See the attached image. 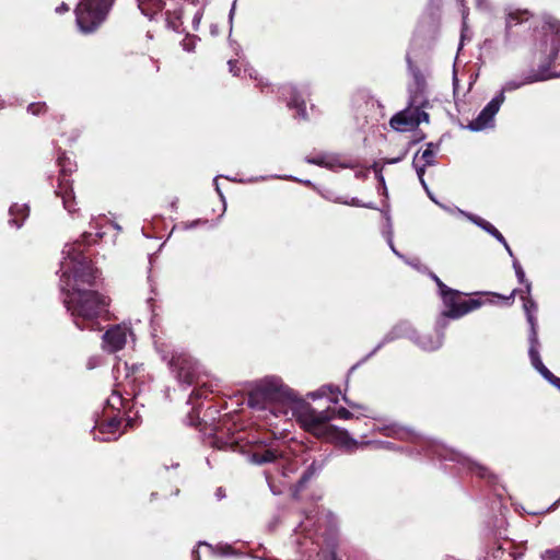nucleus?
Here are the masks:
<instances>
[{"instance_id": "38", "label": "nucleus", "mask_w": 560, "mask_h": 560, "mask_svg": "<svg viewBox=\"0 0 560 560\" xmlns=\"http://www.w3.org/2000/svg\"><path fill=\"white\" fill-rule=\"evenodd\" d=\"M555 381H556L557 384H560V378L556 377Z\"/></svg>"}, {"instance_id": "28", "label": "nucleus", "mask_w": 560, "mask_h": 560, "mask_svg": "<svg viewBox=\"0 0 560 560\" xmlns=\"http://www.w3.org/2000/svg\"><path fill=\"white\" fill-rule=\"evenodd\" d=\"M343 400L351 407V408H359V409H363V410H366V408L362 407V406H359L357 404H353L351 402L346 396L343 397Z\"/></svg>"}, {"instance_id": "29", "label": "nucleus", "mask_w": 560, "mask_h": 560, "mask_svg": "<svg viewBox=\"0 0 560 560\" xmlns=\"http://www.w3.org/2000/svg\"><path fill=\"white\" fill-rule=\"evenodd\" d=\"M68 10H69V8L65 3H62L59 8H57V12L68 11Z\"/></svg>"}, {"instance_id": "31", "label": "nucleus", "mask_w": 560, "mask_h": 560, "mask_svg": "<svg viewBox=\"0 0 560 560\" xmlns=\"http://www.w3.org/2000/svg\"><path fill=\"white\" fill-rule=\"evenodd\" d=\"M478 470H479L480 476H481V477H483V476H485L486 468L478 467Z\"/></svg>"}, {"instance_id": "1", "label": "nucleus", "mask_w": 560, "mask_h": 560, "mask_svg": "<svg viewBox=\"0 0 560 560\" xmlns=\"http://www.w3.org/2000/svg\"><path fill=\"white\" fill-rule=\"evenodd\" d=\"M60 264L65 303L80 329H94L95 319L108 313L109 300L95 291L86 290L95 279V271L82 255L80 245L67 244Z\"/></svg>"}, {"instance_id": "18", "label": "nucleus", "mask_w": 560, "mask_h": 560, "mask_svg": "<svg viewBox=\"0 0 560 560\" xmlns=\"http://www.w3.org/2000/svg\"><path fill=\"white\" fill-rule=\"evenodd\" d=\"M10 214L12 217L20 214L23 219L28 215V208L25 205H14L10 208Z\"/></svg>"}, {"instance_id": "23", "label": "nucleus", "mask_w": 560, "mask_h": 560, "mask_svg": "<svg viewBox=\"0 0 560 560\" xmlns=\"http://www.w3.org/2000/svg\"><path fill=\"white\" fill-rule=\"evenodd\" d=\"M46 108V105L44 103H33L28 106V112H31L34 115L39 114Z\"/></svg>"}, {"instance_id": "27", "label": "nucleus", "mask_w": 560, "mask_h": 560, "mask_svg": "<svg viewBox=\"0 0 560 560\" xmlns=\"http://www.w3.org/2000/svg\"><path fill=\"white\" fill-rule=\"evenodd\" d=\"M514 268H515V272H516L518 280L521 282H524L525 273H524L522 267L520 265H517L516 262H514Z\"/></svg>"}, {"instance_id": "3", "label": "nucleus", "mask_w": 560, "mask_h": 560, "mask_svg": "<svg viewBox=\"0 0 560 560\" xmlns=\"http://www.w3.org/2000/svg\"><path fill=\"white\" fill-rule=\"evenodd\" d=\"M108 5L104 0H83L77 8V23L84 33L94 31L105 19Z\"/></svg>"}, {"instance_id": "26", "label": "nucleus", "mask_w": 560, "mask_h": 560, "mask_svg": "<svg viewBox=\"0 0 560 560\" xmlns=\"http://www.w3.org/2000/svg\"><path fill=\"white\" fill-rule=\"evenodd\" d=\"M553 63L558 67H560V47L556 50L553 55ZM560 70L558 72L552 73L551 75H559Z\"/></svg>"}, {"instance_id": "12", "label": "nucleus", "mask_w": 560, "mask_h": 560, "mask_svg": "<svg viewBox=\"0 0 560 560\" xmlns=\"http://www.w3.org/2000/svg\"><path fill=\"white\" fill-rule=\"evenodd\" d=\"M418 343L428 351L435 350L442 345V336L438 332L433 335H423L419 338Z\"/></svg>"}, {"instance_id": "30", "label": "nucleus", "mask_w": 560, "mask_h": 560, "mask_svg": "<svg viewBox=\"0 0 560 560\" xmlns=\"http://www.w3.org/2000/svg\"><path fill=\"white\" fill-rule=\"evenodd\" d=\"M11 224H14L16 228L21 226V223H19L14 218L10 220Z\"/></svg>"}, {"instance_id": "9", "label": "nucleus", "mask_w": 560, "mask_h": 560, "mask_svg": "<svg viewBox=\"0 0 560 560\" xmlns=\"http://www.w3.org/2000/svg\"><path fill=\"white\" fill-rule=\"evenodd\" d=\"M122 421L117 418H112L108 421L100 424L95 438L102 441H112L118 439L121 431Z\"/></svg>"}, {"instance_id": "35", "label": "nucleus", "mask_w": 560, "mask_h": 560, "mask_svg": "<svg viewBox=\"0 0 560 560\" xmlns=\"http://www.w3.org/2000/svg\"><path fill=\"white\" fill-rule=\"evenodd\" d=\"M478 1V5L481 7L483 3H486V0H477Z\"/></svg>"}, {"instance_id": "8", "label": "nucleus", "mask_w": 560, "mask_h": 560, "mask_svg": "<svg viewBox=\"0 0 560 560\" xmlns=\"http://www.w3.org/2000/svg\"><path fill=\"white\" fill-rule=\"evenodd\" d=\"M434 155L435 151L433 149V144H428L427 149L419 155V153L416 154L413 158V166L416 167L417 175L423 186V188L428 191L427 184L424 182V171L425 167L429 165H432L434 163Z\"/></svg>"}, {"instance_id": "14", "label": "nucleus", "mask_w": 560, "mask_h": 560, "mask_svg": "<svg viewBox=\"0 0 560 560\" xmlns=\"http://www.w3.org/2000/svg\"><path fill=\"white\" fill-rule=\"evenodd\" d=\"M278 456L279 454L275 450H265L261 453H254L252 455V460L256 464H265L273 462Z\"/></svg>"}, {"instance_id": "32", "label": "nucleus", "mask_w": 560, "mask_h": 560, "mask_svg": "<svg viewBox=\"0 0 560 560\" xmlns=\"http://www.w3.org/2000/svg\"><path fill=\"white\" fill-rule=\"evenodd\" d=\"M229 66H230V71L233 72L234 69H233V62L232 61H229Z\"/></svg>"}, {"instance_id": "17", "label": "nucleus", "mask_w": 560, "mask_h": 560, "mask_svg": "<svg viewBox=\"0 0 560 560\" xmlns=\"http://www.w3.org/2000/svg\"><path fill=\"white\" fill-rule=\"evenodd\" d=\"M524 310L527 315V320L532 325V328L534 329L535 320L533 316V312L536 311V304L532 300H527L524 302Z\"/></svg>"}, {"instance_id": "33", "label": "nucleus", "mask_w": 560, "mask_h": 560, "mask_svg": "<svg viewBox=\"0 0 560 560\" xmlns=\"http://www.w3.org/2000/svg\"><path fill=\"white\" fill-rule=\"evenodd\" d=\"M325 395H326L325 387H323V388L320 389V394H319V396H325Z\"/></svg>"}, {"instance_id": "39", "label": "nucleus", "mask_w": 560, "mask_h": 560, "mask_svg": "<svg viewBox=\"0 0 560 560\" xmlns=\"http://www.w3.org/2000/svg\"><path fill=\"white\" fill-rule=\"evenodd\" d=\"M529 290H530V285L527 284V293H529Z\"/></svg>"}, {"instance_id": "34", "label": "nucleus", "mask_w": 560, "mask_h": 560, "mask_svg": "<svg viewBox=\"0 0 560 560\" xmlns=\"http://www.w3.org/2000/svg\"><path fill=\"white\" fill-rule=\"evenodd\" d=\"M330 400H331L332 402H337V401H338L337 395L332 396Z\"/></svg>"}, {"instance_id": "4", "label": "nucleus", "mask_w": 560, "mask_h": 560, "mask_svg": "<svg viewBox=\"0 0 560 560\" xmlns=\"http://www.w3.org/2000/svg\"><path fill=\"white\" fill-rule=\"evenodd\" d=\"M429 115L418 107H408L390 118V127L405 132L417 128L422 121H428Z\"/></svg>"}, {"instance_id": "21", "label": "nucleus", "mask_w": 560, "mask_h": 560, "mask_svg": "<svg viewBox=\"0 0 560 560\" xmlns=\"http://www.w3.org/2000/svg\"><path fill=\"white\" fill-rule=\"evenodd\" d=\"M331 411H332V417L336 415L337 417H339L341 419H346V420L352 418V416H353L352 412H350L348 409L342 408V407L336 411H334V410H331Z\"/></svg>"}, {"instance_id": "20", "label": "nucleus", "mask_w": 560, "mask_h": 560, "mask_svg": "<svg viewBox=\"0 0 560 560\" xmlns=\"http://www.w3.org/2000/svg\"><path fill=\"white\" fill-rule=\"evenodd\" d=\"M289 106L296 107L299 115H301L302 117H305V106H304L303 102L300 103L296 98H292L289 102Z\"/></svg>"}, {"instance_id": "24", "label": "nucleus", "mask_w": 560, "mask_h": 560, "mask_svg": "<svg viewBox=\"0 0 560 560\" xmlns=\"http://www.w3.org/2000/svg\"><path fill=\"white\" fill-rule=\"evenodd\" d=\"M542 558L545 560H555V559H558L560 558V550L559 549H551V550H547Z\"/></svg>"}, {"instance_id": "15", "label": "nucleus", "mask_w": 560, "mask_h": 560, "mask_svg": "<svg viewBox=\"0 0 560 560\" xmlns=\"http://www.w3.org/2000/svg\"><path fill=\"white\" fill-rule=\"evenodd\" d=\"M528 19V12L527 11H514L510 12L508 14L506 19V25L508 27H512L516 24H518L522 21H525Z\"/></svg>"}, {"instance_id": "6", "label": "nucleus", "mask_w": 560, "mask_h": 560, "mask_svg": "<svg viewBox=\"0 0 560 560\" xmlns=\"http://www.w3.org/2000/svg\"><path fill=\"white\" fill-rule=\"evenodd\" d=\"M130 335L131 332L127 326H113L103 336V349L108 352H117L121 350Z\"/></svg>"}, {"instance_id": "11", "label": "nucleus", "mask_w": 560, "mask_h": 560, "mask_svg": "<svg viewBox=\"0 0 560 560\" xmlns=\"http://www.w3.org/2000/svg\"><path fill=\"white\" fill-rule=\"evenodd\" d=\"M471 220L478 226H480L482 230H485L486 232H488L489 234L494 236L500 243H502L503 246L505 247L506 252L512 256V250H511L509 244L506 243L505 238L491 223H489L488 221H486L481 218H472Z\"/></svg>"}, {"instance_id": "16", "label": "nucleus", "mask_w": 560, "mask_h": 560, "mask_svg": "<svg viewBox=\"0 0 560 560\" xmlns=\"http://www.w3.org/2000/svg\"><path fill=\"white\" fill-rule=\"evenodd\" d=\"M173 364L175 366H178L179 371H178V378L185 383H192L194 381V372L190 371V369L185 372V368L183 365H180L182 363L179 362V359H177L176 361H173Z\"/></svg>"}, {"instance_id": "5", "label": "nucleus", "mask_w": 560, "mask_h": 560, "mask_svg": "<svg viewBox=\"0 0 560 560\" xmlns=\"http://www.w3.org/2000/svg\"><path fill=\"white\" fill-rule=\"evenodd\" d=\"M442 299L446 307L443 315L450 318H459L480 305L478 301L462 299L459 292L455 290L444 294Z\"/></svg>"}, {"instance_id": "37", "label": "nucleus", "mask_w": 560, "mask_h": 560, "mask_svg": "<svg viewBox=\"0 0 560 560\" xmlns=\"http://www.w3.org/2000/svg\"><path fill=\"white\" fill-rule=\"evenodd\" d=\"M428 194H429V196H430L431 200L435 201L434 197H432V196H431V194H430L429 191H428Z\"/></svg>"}, {"instance_id": "19", "label": "nucleus", "mask_w": 560, "mask_h": 560, "mask_svg": "<svg viewBox=\"0 0 560 560\" xmlns=\"http://www.w3.org/2000/svg\"><path fill=\"white\" fill-rule=\"evenodd\" d=\"M527 82L528 81H520V82H516L514 80L508 81L504 84V86L502 88L500 94L504 95V92L516 90V89L521 88L522 85L526 84Z\"/></svg>"}, {"instance_id": "2", "label": "nucleus", "mask_w": 560, "mask_h": 560, "mask_svg": "<svg viewBox=\"0 0 560 560\" xmlns=\"http://www.w3.org/2000/svg\"><path fill=\"white\" fill-rule=\"evenodd\" d=\"M249 405L260 409H269L277 415H291L300 425L313 435L332 441L348 448L357 445L347 431L329 424L332 411H316L308 404L293 398L277 380H265L250 394Z\"/></svg>"}, {"instance_id": "7", "label": "nucleus", "mask_w": 560, "mask_h": 560, "mask_svg": "<svg viewBox=\"0 0 560 560\" xmlns=\"http://www.w3.org/2000/svg\"><path fill=\"white\" fill-rule=\"evenodd\" d=\"M504 102V95L499 94L492 98L488 105L481 110L476 119L469 124V128L474 131H479L487 128L493 120L495 114L499 112L501 104Z\"/></svg>"}, {"instance_id": "36", "label": "nucleus", "mask_w": 560, "mask_h": 560, "mask_svg": "<svg viewBox=\"0 0 560 560\" xmlns=\"http://www.w3.org/2000/svg\"><path fill=\"white\" fill-rule=\"evenodd\" d=\"M217 495H218V497H223V494H222V492H221V489H219V490H218Z\"/></svg>"}, {"instance_id": "25", "label": "nucleus", "mask_w": 560, "mask_h": 560, "mask_svg": "<svg viewBox=\"0 0 560 560\" xmlns=\"http://www.w3.org/2000/svg\"><path fill=\"white\" fill-rule=\"evenodd\" d=\"M434 280L440 289V293L442 296L452 291V289L447 288L438 277H434Z\"/></svg>"}, {"instance_id": "10", "label": "nucleus", "mask_w": 560, "mask_h": 560, "mask_svg": "<svg viewBox=\"0 0 560 560\" xmlns=\"http://www.w3.org/2000/svg\"><path fill=\"white\" fill-rule=\"evenodd\" d=\"M57 192H58V195H60V197L62 199L63 207L70 213L74 212L75 209H74L73 189H72V185L69 183V180L66 177L60 179L59 188H58Z\"/></svg>"}, {"instance_id": "13", "label": "nucleus", "mask_w": 560, "mask_h": 560, "mask_svg": "<svg viewBox=\"0 0 560 560\" xmlns=\"http://www.w3.org/2000/svg\"><path fill=\"white\" fill-rule=\"evenodd\" d=\"M529 357L533 365L547 378L553 377L549 370L542 364L538 351L532 347L529 349Z\"/></svg>"}, {"instance_id": "22", "label": "nucleus", "mask_w": 560, "mask_h": 560, "mask_svg": "<svg viewBox=\"0 0 560 560\" xmlns=\"http://www.w3.org/2000/svg\"><path fill=\"white\" fill-rule=\"evenodd\" d=\"M310 162L318 164V165H325V166H328V167H334L335 166L334 160L330 159V158H322V159H318V160H310Z\"/></svg>"}]
</instances>
